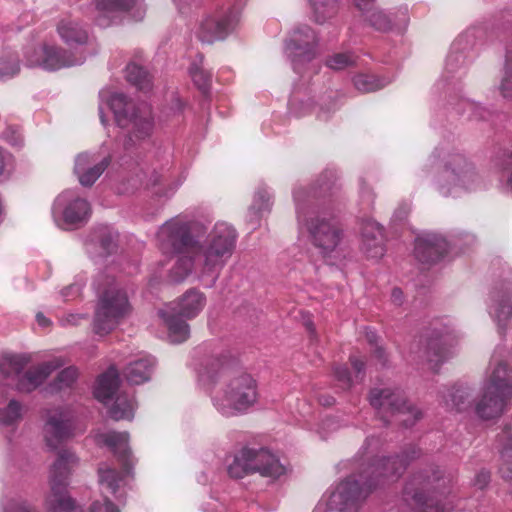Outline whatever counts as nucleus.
Listing matches in <instances>:
<instances>
[{"mask_svg":"<svg viewBox=\"0 0 512 512\" xmlns=\"http://www.w3.org/2000/svg\"><path fill=\"white\" fill-rule=\"evenodd\" d=\"M410 208L408 204H403L399 206L394 214H393V221L395 222H401L403 221L409 214Z\"/></svg>","mask_w":512,"mask_h":512,"instance_id":"obj_59","label":"nucleus"},{"mask_svg":"<svg viewBox=\"0 0 512 512\" xmlns=\"http://www.w3.org/2000/svg\"><path fill=\"white\" fill-rule=\"evenodd\" d=\"M362 250L370 258H380L384 255L383 228L374 220H366L362 224Z\"/></svg>","mask_w":512,"mask_h":512,"instance_id":"obj_26","label":"nucleus"},{"mask_svg":"<svg viewBox=\"0 0 512 512\" xmlns=\"http://www.w3.org/2000/svg\"><path fill=\"white\" fill-rule=\"evenodd\" d=\"M493 92L505 102H512V53L506 54L503 70L500 73L498 81L493 86Z\"/></svg>","mask_w":512,"mask_h":512,"instance_id":"obj_34","label":"nucleus"},{"mask_svg":"<svg viewBox=\"0 0 512 512\" xmlns=\"http://www.w3.org/2000/svg\"><path fill=\"white\" fill-rule=\"evenodd\" d=\"M334 375L336 380L339 382L343 389H348L352 385V378L349 375V371L344 366H336L334 368Z\"/></svg>","mask_w":512,"mask_h":512,"instance_id":"obj_53","label":"nucleus"},{"mask_svg":"<svg viewBox=\"0 0 512 512\" xmlns=\"http://www.w3.org/2000/svg\"><path fill=\"white\" fill-rule=\"evenodd\" d=\"M489 313L499 327L505 326L512 315L511 293L493 292Z\"/></svg>","mask_w":512,"mask_h":512,"instance_id":"obj_32","label":"nucleus"},{"mask_svg":"<svg viewBox=\"0 0 512 512\" xmlns=\"http://www.w3.org/2000/svg\"><path fill=\"white\" fill-rule=\"evenodd\" d=\"M20 70L19 61L15 56L0 58V80L9 79Z\"/></svg>","mask_w":512,"mask_h":512,"instance_id":"obj_47","label":"nucleus"},{"mask_svg":"<svg viewBox=\"0 0 512 512\" xmlns=\"http://www.w3.org/2000/svg\"><path fill=\"white\" fill-rule=\"evenodd\" d=\"M375 1L376 0H352L353 6L360 13V17L364 16L375 7Z\"/></svg>","mask_w":512,"mask_h":512,"instance_id":"obj_55","label":"nucleus"},{"mask_svg":"<svg viewBox=\"0 0 512 512\" xmlns=\"http://www.w3.org/2000/svg\"><path fill=\"white\" fill-rule=\"evenodd\" d=\"M311 19L324 24L332 19L339 10L338 0H308Z\"/></svg>","mask_w":512,"mask_h":512,"instance_id":"obj_33","label":"nucleus"},{"mask_svg":"<svg viewBox=\"0 0 512 512\" xmlns=\"http://www.w3.org/2000/svg\"><path fill=\"white\" fill-rule=\"evenodd\" d=\"M405 495L407 501L409 498L411 499L417 512H449L448 508L440 504L439 500L428 498L422 492H412L409 487H406Z\"/></svg>","mask_w":512,"mask_h":512,"instance_id":"obj_36","label":"nucleus"},{"mask_svg":"<svg viewBox=\"0 0 512 512\" xmlns=\"http://www.w3.org/2000/svg\"><path fill=\"white\" fill-rule=\"evenodd\" d=\"M318 37L308 25L296 27L285 41L284 52L290 60L294 72L305 74L310 69L317 72L318 66L312 64L317 56Z\"/></svg>","mask_w":512,"mask_h":512,"instance_id":"obj_14","label":"nucleus"},{"mask_svg":"<svg viewBox=\"0 0 512 512\" xmlns=\"http://www.w3.org/2000/svg\"><path fill=\"white\" fill-rule=\"evenodd\" d=\"M94 396L105 405L114 399L108 409L112 419L116 421L133 419L137 403L133 394L121 390L118 370L115 367H110L98 377Z\"/></svg>","mask_w":512,"mask_h":512,"instance_id":"obj_12","label":"nucleus"},{"mask_svg":"<svg viewBox=\"0 0 512 512\" xmlns=\"http://www.w3.org/2000/svg\"><path fill=\"white\" fill-rule=\"evenodd\" d=\"M75 414L68 406H58L46 410L43 436L46 444L58 448L63 442L75 436Z\"/></svg>","mask_w":512,"mask_h":512,"instance_id":"obj_18","label":"nucleus"},{"mask_svg":"<svg viewBox=\"0 0 512 512\" xmlns=\"http://www.w3.org/2000/svg\"><path fill=\"white\" fill-rule=\"evenodd\" d=\"M476 31L469 29L460 34L452 43L445 60L442 80L448 82L460 80L465 76L468 66L475 59Z\"/></svg>","mask_w":512,"mask_h":512,"instance_id":"obj_16","label":"nucleus"},{"mask_svg":"<svg viewBox=\"0 0 512 512\" xmlns=\"http://www.w3.org/2000/svg\"><path fill=\"white\" fill-rule=\"evenodd\" d=\"M22 418V405L14 400H9L4 408H0V421L3 425H13Z\"/></svg>","mask_w":512,"mask_h":512,"instance_id":"obj_44","label":"nucleus"},{"mask_svg":"<svg viewBox=\"0 0 512 512\" xmlns=\"http://www.w3.org/2000/svg\"><path fill=\"white\" fill-rule=\"evenodd\" d=\"M271 195L266 188H259L248 211L251 222H257L271 207Z\"/></svg>","mask_w":512,"mask_h":512,"instance_id":"obj_39","label":"nucleus"},{"mask_svg":"<svg viewBox=\"0 0 512 512\" xmlns=\"http://www.w3.org/2000/svg\"><path fill=\"white\" fill-rule=\"evenodd\" d=\"M482 388L508 398L512 396V369L496 353L490 360Z\"/></svg>","mask_w":512,"mask_h":512,"instance_id":"obj_22","label":"nucleus"},{"mask_svg":"<svg viewBox=\"0 0 512 512\" xmlns=\"http://www.w3.org/2000/svg\"><path fill=\"white\" fill-rule=\"evenodd\" d=\"M85 318L86 316L83 314L69 313L61 317L59 321L63 327H68L78 325L80 321Z\"/></svg>","mask_w":512,"mask_h":512,"instance_id":"obj_56","label":"nucleus"},{"mask_svg":"<svg viewBox=\"0 0 512 512\" xmlns=\"http://www.w3.org/2000/svg\"><path fill=\"white\" fill-rule=\"evenodd\" d=\"M490 481V473L488 471H480L474 479V485L479 489H483Z\"/></svg>","mask_w":512,"mask_h":512,"instance_id":"obj_58","label":"nucleus"},{"mask_svg":"<svg viewBox=\"0 0 512 512\" xmlns=\"http://www.w3.org/2000/svg\"><path fill=\"white\" fill-rule=\"evenodd\" d=\"M155 365L154 357L141 354L127 364L123 374L130 384L140 385L151 379Z\"/></svg>","mask_w":512,"mask_h":512,"instance_id":"obj_29","label":"nucleus"},{"mask_svg":"<svg viewBox=\"0 0 512 512\" xmlns=\"http://www.w3.org/2000/svg\"><path fill=\"white\" fill-rule=\"evenodd\" d=\"M98 304L93 329L100 336L110 333L129 315L131 306L126 292L109 275H99L95 282Z\"/></svg>","mask_w":512,"mask_h":512,"instance_id":"obj_8","label":"nucleus"},{"mask_svg":"<svg viewBox=\"0 0 512 512\" xmlns=\"http://www.w3.org/2000/svg\"><path fill=\"white\" fill-rule=\"evenodd\" d=\"M457 338L458 334L447 327L441 329L435 328L428 335L426 338L424 357L432 369H436L450 357V347Z\"/></svg>","mask_w":512,"mask_h":512,"instance_id":"obj_21","label":"nucleus"},{"mask_svg":"<svg viewBox=\"0 0 512 512\" xmlns=\"http://www.w3.org/2000/svg\"><path fill=\"white\" fill-rule=\"evenodd\" d=\"M96 8L95 21L101 27L116 23L122 13L140 21L144 18L146 7L143 0H94Z\"/></svg>","mask_w":512,"mask_h":512,"instance_id":"obj_20","label":"nucleus"},{"mask_svg":"<svg viewBox=\"0 0 512 512\" xmlns=\"http://www.w3.org/2000/svg\"><path fill=\"white\" fill-rule=\"evenodd\" d=\"M380 440L367 437L357 453L356 459L359 475H351L341 481L331 492L324 503L318 507L321 512H359L361 501L378 484L384 480H392L403 473L408 461L420 455L415 446L409 448L405 456L378 458Z\"/></svg>","mask_w":512,"mask_h":512,"instance_id":"obj_2","label":"nucleus"},{"mask_svg":"<svg viewBox=\"0 0 512 512\" xmlns=\"http://www.w3.org/2000/svg\"><path fill=\"white\" fill-rule=\"evenodd\" d=\"M311 109V103L308 101H304L298 99L297 97H293L289 102V112L291 115L300 118L308 114Z\"/></svg>","mask_w":512,"mask_h":512,"instance_id":"obj_51","label":"nucleus"},{"mask_svg":"<svg viewBox=\"0 0 512 512\" xmlns=\"http://www.w3.org/2000/svg\"><path fill=\"white\" fill-rule=\"evenodd\" d=\"M31 362L28 354L0 355V376L19 392H31L41 385L56 369L65 364L62 357H56L35 366L26 372L24 368Z\"/></svg>","mask_w":512,"mask_h":512,"instance_id":"obj_9","label":"nucleus"},{"mask_svg":"<svg viewBox=\"0 0 512 512\" xmlns=\"http://www.w3.org/2000/svg\"><path fill=\"white\" fill-rule=\"evenodd\" d=\"M510 398L487 392L482 388V393L475 402V414L481 420H492L500 417Z\"/></svg>","mask_w":512,"mask_h":512,"instance_id":"obj_27","label":"nucleus"},{"mask_svg":"<svg viewBox=\"0 0 512 512\" xmlns=\"http://www.w3.org/2000/svg\"><path fill=\"white\" fill-rule=\"evenodd\" d=\"M373 356L375 358H377L381 362L382 365H385L386 360H387L386 352L381 346H378V345L375 346V348L373 350Z\"/></svg>","mask_w":512,"mask_h":512,"instance_id":"obj_62","label":"nucleus"},{"mask_svg":"<svg viewBox=\"0 0 512 512\" xmlns=\"http://www.w3.org/2000/svg\"><path fill=\"white\" fill-rule=\"evenodd\" d=\"M99 98L101 123L106 125L105 110L107 109L113 113L115 122L119 127L128 129V134L123 143L125 150L133 151L151 137L154 121L148 105H136L124 94L109 88L102 89Z\"/></svg>","mask_w":512,"mask_h":512,"instance_id":"obj_4","label":"nucleus"},{"mask_svg":"<svg viewBox=\"0 0 512 512\" xmlns=\"http://www.w3.org/2000/svg\"><path fill=\"white\" fill-rule=\"evenodd\" d=\"M365 335H366L367 341L370 344H376V342H377V335H376L375 331H373L371 329H367Z\"/></svg>","mask_w":512,"mask_h":512,"instance_id":"obj_64","label":"nucleus"},{"mask_svg":"<svg viewBox=\"0 0 512 512\" xmlns=\"http://www.w3.org/2000/svg\"><path fill=\"white\" fill-rule=\"evenodd\" d=\"M369 401L385 422H390L391 417L393 421L408 428L422 417L421 411L409 404L398 388H374L370 392Z\"/></svg>","mask_w":512,"mask_h":512,"instance_id":"obj_13","label":"nucleus"},{"mask_svg":"<svg viewBox=\"0 0 512 512\" xmlns=\"http://www.w3.org/2000/svg\"><path fill=\"white\" fill-rule=\"evenodd\" d=\"M82 290V285L79 283H73L60 291V296L63 301H71L76 299Z\"/></svg>","mask_w":512,"mask_h":512,"instance_id":"obj_54","label":"nucleus"},{"mask_svg":"<svg viewBox=\"0 0 512 512\" xmlns=\"http://www.w3.org/2000/svg\"><path fill=\"white\" fill-rule=\"evenodd\" d=\"M78 512H120V509L107 497H104L101 500L93 501L87 510H79Z\"/></svg>","mask_w":512,"mask_h":512,"instance_id":"obj_50","label":"nucleus"},{"mask_svg":"<svg viewBox=\"0 0 512 512\" xmlns=\"http://www.w3.org/2000/svg\"><path fill=\"white\" fill-rule=\"evenodd\" d=\"M57 33L69 47H82L89 42L86 27L77 19L64 18L57 24Z\"/></svg>","mask_w":512,"mask_h":512,"instance_id":"obj_28","label":"nucleus"},{"mask_svg":"<svg viewBox=\"0 0 512 512\" xmlns=\"http://www.w3.org/2000/svg\"><path fill=\"white\" fill-rule=\"evenodd\" d=\"M403 292L399 288H394L391 293V301L394 305L400 306L403 303Z\"/></svg>","mask_w":512,"mask_h":512,"instance_id":"obj_61","label":"nucleus"},{"mask_svg":"<svg viewBox=\"0 0 512 512\" xmlns=\"http://www.w3.org/2000/svg\"><path fill=\"white\" fill-rule=\"evenodd\" d=\"M189 74L198 89L206 93L211 84V73L204 69L202 55H197L192 62L189 67Z\"/></svg>","mask_w":512,"mask_h":512,"instance_id":"obj_42","label":"nucleus"},{"mask_svg":"<svg viewBox=\"0 0 512 512\" xmlns=\"http://www.w3.org/2000/svg\"><path fill=\"white\" fill-rule=\"evenodd\" d=\"M496 166L502 170L510 171L505 188L512 194V151L504 150L496 159Z\"/></svg>","mask_w":512,"mask_h":512,"instance_id":"obj_48","label":"nucleus"},{"mask_svg":"<svg viewBox=\"0 0 512 512\" xmlns=\"http://www.w3.org/2000/svg\"><path fill=\"white\" fill-rule=\"evenodd\" d=\"M498 442L501 446L500 473L503 478L512 479V432L510 428H506L498 436Z\"/></svg>","mask_w":512,"mask_h":512,"instance_id":"obj_35","label":"nucleus"},{"mask_svg":"<svg viewBox=\"0 0 512 512\" xmlns=\"http://www.w3.org/2000/svg\"><path fill=\"white\" fill-rule=\"evenodd\" d=\"M117 233L109 226L95 228L86 242L87 251L105 256L116 248Z\"/></svg>","mask_w":512,"mask_h":512,"instance_id":"obj_30","label":"nucleus"},{"mask_svg":"<svg viewBox=\"0 0 512 512\" xmlns=\"http://www.w3.org/2000/svg\"><path fill=\"white\" fill-rule=\"evenodd\" d=\"M78 376L77 369L75 367H67L60 371L56 379L51 384L52 390L60 391L66 388H70L76 381Z\"/></svg>","mask_w":512,"mask_h":512,"instance_id":"obj_45","label":"nucleus"},{"mask_svg":"<svg viewBox=\"0 0 512 512\" xmlns=\"http://www.w3.org/2000/svg\"><path fill=\"white\" fill-rule=\"evenodd\" d=\"M350 362H351V365L356 373L355 378L362 379V375H363L364 368H365V363L356 356H351Z\"/></svg>","mask_w":512,"mask_h":512,"instance_id":"obj_57","label":"nucleus"},{"mask_svg":"<svg viewBox=\"0 0 512 512\" xmlns=\"http://www.w3.org/2000/svg\"><path fill=\"white\" fill-rule=\"evenodd\" d=\"M199 382L204 386L219 383L211 401L216 411L227 418L247 413L259 398L257 381L230 361L211 362L200 372Z\"/></svg>","mask_w":512,"mask_h":512,"instance_id":"obj_3","label":"nucleus"},{"mask_svg":"<svg viewBox=\"0 0 512 512\" xmlns=\"http://www.w3.org/2000/svg\"><path fill=\"white\" fill-rule=\"evenodd\" d=\"M79 464V458L69 449L58 452L57 458L49 470V492L45 497V507L52 512H68L75 508V501L69 495L67 487L69 477Z\"/></svg>","mask_w":512,"mask_h":512,"instance_id":"obj_10","label":"nucleus"},{"mask_svg":"<svg viewBox=\"0 0 512 512\" xmlns=\"http://www.w3.org/2000/svg\"><path fill=\"white\" fill-rule=\"evenodd\" d=\"M36 321L39 326L47 328L51 325L50 319H48L43 313L39 312L36 314Z\"/></svg>","mask_w":512,"mask_h":512,"instance_id":"obj_63","label":"nucleus"},{"mask_svg":"<svg viewBox=\"0 0 512 512\" xmlns=\"http://www.w3.org/2000/svg\"><path fill=\"white\" fill-rule=\"evenodd\" d=\"M389 32L403 34L410 23L409 8L407 5H400L388 9Z\"/></svg>","mask_w":512,"mask_h":512,"instance_id":"obj_40","label":"nucleus"},{"mask_svg":"<svg viewBox=\"0 0 512 512\" xmlns=\"http://www.w3.org/2000/svg\"><path fill=\"white\" fill-rule=\"evenodd\" d=\"M109 165V159H99L95 154L81 153L75 160L74 171L82 186H91Z\"/></svg>","mask_w":512,"mask_h":512,"instance_id":"obj_24","label":"nucleus"},{"mask_svg":"<svg viewBox=\"0 0 512 512\" xmlns=\"http://www.w3.org/2000/svg\"><path fill=\"white\" fill-rule=\"evenodd\" d=\"M299 227L306 229L312 244L330 263L341 256L342 230L336 222L322 215L308 191L296 188L293 191Z\"/></svg>","mask_w":512,"mask_h":512,"instance_id":"obj_6","label":"nucleus"},{"mask_svg":"<svg viewBox=\"0 0 512 512\" xmlns=\"http://www.w3.org/2000/svg\"><path fill=\"white\" fill-rule=\"evenodd\" d=\"M85 58L82 52L68 51L52 43H44L39 48L26 52L28 66L41 67L48 71L80 65Z\"/></svg>","mask_w":512,"mask_h":512,"instance_id":"obj_17","label":"nucleus"},{"mask_svg":"<svg viewBox=\"0 0 512 512\" xmlns=\"http://www.w3.org/2000/svg\"><path fill=\"white\" fill-rule=\"evenodd\" d=\"M239 19V12L235 9L208 14L200 20L195 34L203 43L223 40L234 31Z\"/></svg>","mask_w":512,"mask_h":512,"instance_id":"obj_19","label":"nucleus"},{"mask_svg":"<svg viewBox=\"0 0 512 512\" xmlns=\"http://www.w3.org/2000/svg\"><path fill=\"white\" fill-rule=\"evenodd\" d=\"M13 169L12 156L0 148V178L8 177Z\"/></svg>","mask_w":512,"mask_h":512,"instance_id":"obj_52","label":"nucleus"},{"mask_svg":"<svg viewBox=\"0 0 512 512\" xmlns=\"http://www.w3.org/2000/svg\"><path fill=\"white\" fill-rule=\"evenodd\" d=\"M205 305V295L192 288L186 291L177 303L159 310V316L168 330V338L171 342L182 343L188 339L189 325L180 317L192 319L203 310Z\"/></svg>","mask_w":512,"mask_h":512,"instance_id":"obj_11","label":"nucleus"},{"mask_svg":"<svg viewBox=\"0 0 512 512\" xmlns=\"http://www.w3.org/2000/svg\"><path fill=\"white\" fill-rule=\"evenodd\" d=\"M4 512H35L30 503L22 498L16 496L10 498L4 506Z\"/></svg>","mask_w":512,"mask_h":512,"instance_id":"obj_49","label":"nucleus"},{"mask_svg":"<svg viewBox=\"0 0 512 512\" xmlns=\"http://www.w3.org/2000/svg\"><path fill=\"white\" fill-rule=\"evenodd\" d=\"M249 447H244L233 455V459L227 464V473L231 478L242 479L250 475Z\"/></svg>","mask_w":512,"mask_h":512,"instance_id":"obj_37","label":"nucleus"},{"mask_svg":"<svg viewBox=\"0 0 512 512\" xmlns=\"http://www.w3.org/2000/svg\"><path fill=\"white\" fill-rule=\"evenodd\" d=\"M127 80L139 90L149 91L152 87L151 76L141 66L130 63L126 67Z\"/></svg>","mask_w":512,"mask_h":512,"instance_id":"obj_43","label":"nucleus"},{"mask_svg":"<svg viewBox=\"0 0 512 512\" xmlns=\"http://www.w3.org/2000/svg\"><path fill=\"white\" fill-rule=\"evenodd\" d=\"M128 433L108 431L96 436L98 444H103L112 449L122 464V470L117 471L107 464H100L98 468V482L103 494H110L116 500L125 499L127 489L132 480L130 450L128 447Z\"/></svg>","mask_w":512,"mask_h":512,"instance_id":"obj_7","label":"nucleus"},{"mask_svg":"<svg viewBox=\"0 0 512 512\" xmlns=\"http://www.w3.org/2000/svg\"><path fill=\"white\" fill-rule=\"evenodd\" d=\"M250 475L258 473L262 477L278 479L285 475L287 468L279 458L265 448H249Z\"/></svg>","mask_w":512,"mask_h":512,"instance_id":"obj_23","label":"nucleus"},{"mask_svg":"<svg viewBox=\"0 0 512 512\" xmlns=\"http://www.w3.org/2000/svg\"><path fill=\"white\" fill-rule=\"evenodd\" d=\"M470 389L466 385H453L441 391V403L449 411L462 412L469 406Z\"/></svg>","mask_w":512,"mask_h":512,"instance_id":"obj_31","label":"nucleus"},{"mask_svg":"<svg viewBox=\"0 0 512 512\" xmlns=\"http://www.w3.org/2000/svg\"><path fill=\"white\" fill-rule=\"evenodd\" d=\"M356 60L352 53H336L327 59L326 65L333 70H342L356 64Z\"/></svg>","mask_w":512,"mask_h":512,"instance_id":"obj_46","label":"nucleus"},{"mask_svg":"<svg viewBox=\"0 0 512 512\" xmlns=\"http://www.w3.org/2000/svg\"><path fill=\"white\" fill-rule=\"evenodd\" d=\"M203 225L197 221L174 217L158 230V245L163 253L178 254L169 271V279L181 283L193 277L212 286L232 257L238 239L237 230L228 222H216L198 239Z\"/></svg>","mask_w":512,"mask_h":512,"instance_id":"obj_1","label":"nucleus"},{"mask_svg":"<svg viewBox=\"0 0 512 512\" xmlns=\"http://www.w3.org/2000/svg\"><path fill=\"white\" fill-rule=\"evenodd\" d=\"M448 250L447 241L440 235L427 233L419 236L415 242V256L422 263H434Z\"/></svg>","mask_w":512,"mask_h":512,"instance_id":"obj_25","label":"nucleus"},{"mask_svg":"<svg viewBox=\"0 0 512 512\" xmlns=\"http://www.w3.org/2000/svg\"><path fill=\"white\" fill-rule=\"evenodd\" d=\"M438 166L434 180L436 191L443 197L459 198L484 187V182L474 163L464 154L446 153L441 158L436 153L428 157L423 165L426 174Z\"/></svg>","mask_w":512,"mask_h":512,"instance_id":"obj_5","label":"nucleus"},{"mask_svg":"<svg viewBox=\"0 0 512 512\" xmlns=\"http://www.w3.org/2000/svg\"><path fill=\"white\" fill-rule=\"evenodd\" d=\"M391 82V77H380L373 74H359L353 79L355 88L363 93L374 92L376 90L382 89Z\"/></svg>","mask_w":512,"mask_h":512,"instance_id":"obj_38","label":"nucleus"},{"mask_svg":"<svg viewBox=\"0 0 512 512\" xmlns=\"http://www.w3.org/2000/svg\"><path fill=\"white\" fill-rule=\"evenodd\" d=\"M361 19L366 26L375 31L389 33L390 26L388 25V11L386 9L375 6L362 16Z\"/></svg>","mask_w":512,"mask_h":512,"instance_id":"obj_41","label":"nucleus"},{"mask_svg":"<svg viewBox=\"0 0 512 512\" xmlns=\"http://www.w3.org/2000/svg\"><path fill=\"white\" fill-rule=\"evenodd\" d=\"M337 425L336 423L331 419H326L323 421L321 426L318 428L317 433L322 437L325 438L327 436L326 430H333L336 429Z\"/></svg>","mask_w":512,"mask_h":512,"instance_id":"obj_60","label":"nucleus"},{"mask_svg":"<svg viewBox=\"0 0 512 512\" xmlns=\"http://www.w3.org/2000/svg\"><path fill=\"white\" fill-rule=\"evenodd\" d=\"M90 213V204L74 190L63 191L55 199L52 206V216L55 224L67 230L86 223Z\"/></svg>","mask_w":512,"mask_h":512,"instance_id":"obj_15","label":"nucleus"}]
</instances>
